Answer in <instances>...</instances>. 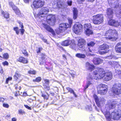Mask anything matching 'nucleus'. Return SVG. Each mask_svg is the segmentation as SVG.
<instances>
[{"mask_svg":"<svg viewBox=\"0 0 121 121\" xmlns=\"http://www.w3.org/2000/svg\"><path fill=\"white\" fill-rule=\"evenodd\" d=\"M112 78V75L111 73L109 71L105 72L104 76V80L108 81L111 80Z\"/></svg>","mask_w":121,"mask_h":121,"instance_id":"obj_15","label":"nucleus"},{"mask_svg":"<svg viewBox=\"0 0 121 121\" xmlns=\"http://www.w3.org/2000/svg\"><path fill=\"white\" fill-rule=\"evenodd\" d=\"M67 3L69 6H71L72 4V1L71 0H69L67 1Z\"/></svg>","mask_w":121,"mask_h":121,"instance_id":"obj_52","label":"nucleus"},{"mask_svg":"<svg viewBox=\"0 0 121 121\" xmlns=\"http://www.w3.org/2000/svg\"><path fill=\"white\" fill-rule=\"evenodd\" d=\"M49 32L52 33L53 35L55 36L56 35L54 31H49Z\"/></svg>","mask_w":121,"mask_h":121,"instance_id":"obj_62","label":"nucleus"},{"mask_svg":"<svg viewBox=\"0 0 121 121\" xmlns=\"http://www.w3.org/2000/svg\"><path fill=\"white\" fill-rule=\"evenodd\" d=\"M41 78L40 77H39L36 78L35 79H33V81L34 82H39L41 81Z\"/></svg>","mask_w":121,"mask_h":121,"instance_id":"obj_37","label":"nucleus"},{"mask_svg":"<svg viewBox=\"0 0 121 121\" xmlns=\"http://www.w3.org/2000/svg\"><path fill=\"white\" fill-rule=\"evenodd\" d=\"M42 39L43 41L45 43H46L47 44H48V43L47 41V40L44 39V38H42Z\"/></svg>","mask_w":121,"mask_h":121,"instance_id":"obj_64","label":"nucleus"},{"mask_svg":"<svg viewBox=\"0 0 121 121\" xmlns=\"http://www.w3.org/2000/svg\"><path fill=\"white\" fill-rule=\"evenodd\" d=\"M44 87L46 89L48 90H49L50 89V88L48 86L45 85L44 86Z\"/></svg>","mask_w":121,"mask_h":121,"instance_id":"obj_61","label":"nucleus"},{"mask_svg":"<svg viewBox=\"0 0 121 121\" xmlns=\"http://www.w3.org/2000/svg\"><path fill=\"white\" fill-rule=\"evenodd\" d=\"M109 46L106 44H104L100 46L99 47V49L100 50H105L108 48Z\"/></svg>","mask_w":121,"mask_h":121,"instance_id":"obj_23","label":"nucleus"},{"mask_svg":"<svg viewBox=\"0 0 121 121\" xmlns=\"http://www.w3.org/2000/svg\"><path fill=\"white\" fill-rule=\"evenodd\" d=\"M3 106L4 107L7 108H9V105L8 104L4 103L3 104Z\"/></svg>","mask_w":121,"mask_h":121,"instance_id":"obj_60","label":"nucleus"},{"mask_svg":"<svg viewBox=\"0 0 121 121\" xmlns=\"http://www.w3.org/2000/svg\"><path fill=\"white\" fill-rule=\"evenodd\" d=\"M74 33H75L76 35H78L81 34L80 31H73Z\"/></svg>","mask_w":121,"mask_h":121,"instance_id":"obj_50","label":"nucleus"},{"mask_svg":"<svg viewBox=\"0 0 121 121\" xmlns=\"http://www.w3.org/2000/svg\"><path fill=\"white\" fill-rule=\"evenodd\" d=\"M86 67L87 69L89 70L90 71H91L94 69L95 68L94 66L92 64H91L88 62L86 63Z\"/></svg>","mask_w":121,"mask_h":121,"instance_id":"obj_18","label":"nucleus"},{"mask_svg":"<svg viewBox=\"0 0 121 121\" xmlns=\"http://www.w3.org/2000/svg\"><path fill=\"white\" fill-rule=\"evenodd\" d=\"M93 73L95 76L94 78L97 80L104 77L105 72L103 69L99 68L95 69L93 71Z\"/></svg>","mask_w":121,"mask_h":121,"instance_id":"obj_2","label":"nucleus"},{"mask_svg":"<svg viewBox=\"0 0 121 121\" xmlns=\"http://www.w3.org/2000/svg\"><path fill=\"white\" fill-rule=\"evenodd\" d=\"M117 103L113 101H108L105 105V107L101 108V111L105 115L106 119H110L111 118V115L109 112L111 109L115 108Z\"/></svg>","mask_w":121,"mask_h":121,"instance_id":"obj_1","label":"nucleus"},{"mask_svg":"<svg viewBox=\"0 0 121 121\" xmlns=\"http://www.w3.org/2000/svg\"><path fill=\"white\" fill-rule=\"evenodd\" d=\"M18 22L19 24L20 27H21L22 28L23 27L22 23L20 21H18Z\"/></svg>","mask_w":121,"mask_h":121,"instance_id":"obj_49","label":"nucleus"},{"mask_svg":"<svg viewBox=\"0 0 121 121\" xmlns=\"http://www.w3.org/2000/svg\"><path fill=\"white\" fill-rule=\"evenodd\" d=\"M2 64L4 65H8L9 64L8 63L7 61H6L5 62H3L2 63Z\"/></svg>","mask_w":121,"mask_h":121,"instance_id":"obj_59","label":"nucleus"},{"mask_svg":"<svg viewBox=\"0 0 121 121\" xmlns=\"http://www.w3.org/2000/svg\"><path fill=\"white\" fill-rule=\"evenodd\" d=\"M108 32L111 33L110 35L112 36H110L108 38L109 39L112 41H114L117 39V36L118 34L117 31H109Z\"/></svg>","mask_w":121,"mask_h":121,"instance_id":"obj_13","label":"nucleus"},{"mask_svg":"<svg viewBox=\"0 0 121 121\" xmlns=\"http://www.w3.org/2000/svg\"><path fill=\"white\" fill-rule=\"evenodd\" d=\"M95 43L93 41H91L87 43V45L88 46L92 47L94 46Z\"/></svg>","mask_w":121,"mask_h":121,"instance_id":"obj_39","label":"nucleus"},{"mask_svg":"<svg viewBox=\"0 0 121 121\" xmlns=\"http://www.w3.org/2000/svg\"><path fill=\"white\" fill-rule=\"evenodd\" d=\"M2 14L6 18H8L9 17V14L7 13H5L3 11H1Z\"/></svg>","mask_w":121,"mask_h":121,"instance_id":"obj_30","label":"nucleus"},{"mask_svg":"<svg viewBox=\"0 0 121 121\" xmlns=\"http://www.w3.org/2000/svg\"><path fill=\"white\" fill-rule=\"evenodd\" d=\"M109 101H114V102H116L117 103V104H116V106L117 105H118V108H120V107L121 108V102L120 103H119L118 102H116V101H114L109 100Z\"/></svg>","mask_w":121,"mask_h":121,"instance_id":"obj_51","label":"nucleus"},{"mask_svg":"<svg viewBox=\"0 0 121 121\" xmlns=\"http://www.w3.org/2000/svg\"><path fill=\"white\" fill-rule=\"evenodd\" d=\"M76 56L79 58H84L86 57V55L84 54L78 53L76 55Z\"/></svg>","mask_w":121,"mask_h":121,"instance_id":"obj_27","label":"nucleus"},{"mask_svg":"<svg viewBox=\"0 0 121 121\" xmlns=\"http://www.w3.org/2000/svg\"><path fill=\"white\" fill-rule=\"evenodd\" d=\"M115 50L117 52L121 53V49L120 48H115Z\"/></svg>","mask_w":121,"mask_h":121,"instance_id":"obj_41","label":"nucleus"},{"mask_svg":"<svg viewBox=\"0 0 121 121\" xmlns=\"http://www.w3.org/2000/svg\"><path fill=\"white\" fill-rule=\"evenodd\" d=\"M36 73V71L34 70H30L28 71L29 73L33 75L35 74Z\"/></svg>","mask_w":121,"mask_h":121,"instance_id":"obj_40","label":"nucleus"},{"mask_svg":"<svg viewBox=\"0 0 121 121\" xmlns=\"http://www.w3.org/2000/svg\"><path fill=\"white\" fill-rule=\"evenodd\" d=\"M85 40L82 39H79L78 42V43H80L82 44H84L85 43Z\"/></svg>","mask_w":121,"mask_h":121,"instance_id":"obj_33","label":"nucleus"},{"mask_svg":"<svg viewBox=\"0 0 121 121\" xmlns=\"http://www.w3.org/2000/svg\"><path fill=\"white\" fill-rule=\"evenodd\" d=\"M46 20L47 22L52 25H54L55 22L56 21L55 16L51 14L47 16L46 18Z\"/></svg>","mask_w":121,"mask_h":121,"instance_id":"obj_10","label":"nucleus"},{"mask_svg":"<svg viewBox=\"0 0 121 121\" xmlns=\"http://www.w3.org/2000/svg\"><path fill=\"white\" fill-rule=\"evenodd\" d=\"M19 113L20 114H25V112L24 111L21 109H19L18 110Z\"/></svg>","mask_w":121,"mask_h":121,"instance_id":"obj_48","label":"nucleus"},{"mask_svg":"<svg viewBox=\"0 0 121 121\" xmlns=\"http://www.w3.org/2000/svg\"><path fill=\"white\" fill-rule=\"evenodd\" d=\"M93 97L97 106L100 108L105 104V100L103 97H98L97 95L94 94Z\"/></svg>","mask_w":121,"mask_h":121,"instance_id":"obj_4","label":"nucleus"},{"mask_svg":"<svg viewBox=\"0 0 121 121\" xmlns=\"http://www.w3.org/2000/svg\"><path fill=\"white\" fill-rule=\"evenodd\" d=\"M107 52V51H99V53L100 54L102 55V54H104Z\"/></svg>","mask_w":121,"mask_h":121,"instance_id":"obj_55","label":"nucleus"},{"mask_svg":"<svg viewBox=\"0 0 121 121\" xmlns=\"http://www.w3.org/2000/svg\"><path fill=\"white\" fill-rule=\"evenodd\" d=\"M22 52L23 54L26 56H27L28 55V53L26 49H23L22 51Z\"/></svg>","mask_w":121,"mask_h":121,"instance_id":"obj_42","label":"nucleus"},{"mask_svg":"<svg viewBox=\"0 0 121 121\" xmlns=\"http://www.w3.org/2000/svg\"><path fill=\"white\" fill-rule=\"evenodd\" d=\"M44 83L43 84V86L45 85L49 86V80L47 79H44Z\"/></svg>","mask_w":121,"mask_h":121,"instance_id":"obj_34","label":"nucleus"},{"mask_svg":"<svg viewBox=\"0 0 121 121\" xmlns=\"http://www.w3.org/2000/svg\"><path fill=\"white\" fill-rule=\"evenodd\" d=\"M93 22L95 24H99L101 23L103 21V15L99 14L93 16Z\"/></svg>","mask_w":121,"mask_h":121,"instance_id":"obj_6","label":"nucleus"},{"mask_svg":"<svg viewBox=\"0 0 121 121\" xmlns=\"http://www.w3.org/2000/svg\"><path fill=\"white\" fill-rule=\"evenodd\" d=\"M73 18L74 19H76L78 17V11L77 9L73 8Z\"/></svg>","mask_w":121,"mask_h":121,"instance_id":"obj_25","label":"nucleus"},{"mask_svg":"<svg viewBox=\"0 0 121 121\" xmlns=\"http://www.w3.org/2000/svg\"><path fill=\"white\" fill-rule=\"evenodd\" d=\"M49 11L48 8L46 7L42 8L38 14L39 17H44L45 16L47 13Z\"/></svg>","mask_w":121,"mask_h":121,"instance_id":"obj_11","label":"nucleus"},{"mask_svg":"<svg viewBox=\"0 0 121 121\" xmlns=\"http://www.w3.org/2000/svg\"><path fill=\"white\" fill-rule=\"evenodd\" d=\"M84 44H82L80 43H78V45L80 48V49L82 51L84 50L85 49V47L84 46Z\"/></svg>","mask_w":121,"mask_h":121,"instance_id":"obj_31","label":"nucleus"},{"mask_svg":"<svg viewBox=\"0 0 121 121\" xmlns=\"http://www.w3.org/2000/svg\"><path fill=\"white\" fill-rule=\"evenodd\" d=\"M44 3V2L43 0H35L32 5H31V7L33 8L37 9L43 6Z\"/></svg>","mask_w":121,"mask_h":121,"instance_id":"obj_7","label":"nucleus"},{"mask_svg":"<svg viewBox=\"0 0 121 121\" xmlns=\"http://www.w3.org/2000/svg\"><path fill=\"white\" fill-rule=\"evenodd\" d=\"M62 45L64 46H67L70 45L72 47L75 46L74 41L73 40H70L69 39L65 40L62 42L61 43Z\"/></svg>","mask_w":121,"mask_h":121,"instance_id":"obj_14","label":"nucleus"},{"mask_svg":"<svg viewBox=\"0 0 121 121\" xmlns=\"http://www.w3.org/2000/svg\"><path fill=\"white\" fill-rule=\"evenodd\" d=\"M56 33L58 35H63L65 34V31H56Z\"/></svg>","mask_w":121,"mask_h":121,"instance_id":"obj_32","label":"nucleus"},{"mask_svg":"<svg viewBox=\"0 0 121 121\" xmlns=\"http://www.w3.org/2000/svg\"><path fill=\"white\" fill-rule=\"evenodd\" d=\"M41 58L43 60L45 58L46 56L45 55V54L44 53H41Z\"/></svg>","mask_w":121,"mask_h":121,"instance_id":"obj_44","label":"nucleus"},{"mask_svg":"<svg viewBox=\"0 0 121 121\" xmlns=\"http://www.w3.org/2000/svg\"><path fill=\"white\" fill-rule=\"evenodd\" d=\"M108 17L109 18H112L113 15V10L112 8H108L107 10V12Z\"/></svg>","mask_w":121,"mask_h":121,"instance_id":"obj_19","label":"nucleus"},{"mask_svg":"<svg viewBox=\"0 0 121 121\" xmlns=\"http://www.w3.org/2000/svg\"><path fill=\"white\" fill-rule=\"evenodd\" d=\"M42 26L47 30H53V29L50 28L49 26L45 23H43Z\"/></svg>","mask_w":121,"mask_h":121,"instance_id":"obj_26","label":"nucleus"},{"mask_svg":"<svg viewBox=\"0 0 121 121\" xmlns=\"http://www.w3.org/2000/svg\"><path fill=\"white\" fill-rule=\"evenodd\" d=\"M15 88L16 89H18L19 90L21 89V87L20 86H19L18 87V85L16 84L15 85Z\"/></svg>","mask_w":121,"mask_h":121,"instance_id":"obj_53","label":"nucleus"},{"mask_svg":"<svg viewBox=\"0 0 121 121\" xmlns=\"http://www.w3.org/2000/svg\"><path fill=\"white\" fill-rule=\"evenodd\" d=\"M18 76V74L17 73H15V75L14 76V78L15 80H17L18 79V77L17 76Z\"/></svg>","mask_w":121,"mask_h":121,"instance_id":"obj_56","label":"nucleus"},{"mask_svg":"<svg viewBox=\"0 0 121 121\" xmlns=\"http://www.w3.org/2000/svg\"><path fill=\"white\" fill-rule=\"evenodd\" d=\"M43 48L41 47H40L36 50L37 52V53H39L42 50Z\"/></svg>","mask_w":121,"mask_h":121,"instance_id":"obj_45","label":"nucleus"},{"mask_svg":"<svg viewBox=\"0 0 121 121\" xmlns=\"http://www.w3.org/2000/svg\"><path fill=\"white\" fill-rule=\"evenodd\" d=\"M69 27V25L68 23H62L60 24L59 29L60 30H65Z\"/></svg>","mask_w":121,"mask_h":121,"instance_id":"obj_16","label":"nucleus"},{"mask_svg":"<svg viewBox=\"0 0 121 121\" xmlns=\"http://www.w3.org/2000/svg\"><path fill=\"white\" fill-rule=\"evenodd\" d=\"M52 3L53 5H56L59 8L63 9L65 8L64 2H61L60 0H52Z\"/></svg>","mask_w":121,"mask_h":121,"instance_id":"obj_12","label":"nucleus"},{"mask_svg":"<svg viewBox=\"0 0 121 121\" xmlns=\"http://www.w3.org/2000/svg\"><path fill=\"white\" fill-rule=\"evenodd\" d=\"M74 30H81L82 29V26L79 23H77L73 26Z\"/></svg>","mask_w":121,"mask_h":121,"instance_id":"obj_20","label":"nucleus"},{"mask_svg":"<svg viewBox=\"0 0 121 121\" xmlns=\"http://www.w3.org/2000/svg\"><path fill=\"white\" fill-rule=\"evenodd\" d=\"M102 61L103 60L99 58H95L93 60V63L95 65L99 64L101 63Z\"/></svg>","mask_w":121,"mask_h":121,"instance_id":"obj_21","label":"nucleus"},{"mask_svg":"<svg viewBox=\"0 0 121 121\" xmlns=\"http://www.w3.org/2000/svg\"><path fill=\"white\" fill-rule=\"evenodd\" d=\"M9 4L12 7L14 5L13 3L11 2H9Z\"/></svg>","mask_w":121,"mask_h":121,"instance_id":"obj_63","label":"nucleus"},{"mask_svg":"<svg viewBox=\"0 0 121 121\" xmlns=\"http://www.w3.org/2000/svg\"><path fill=\"white\" fill-rule=\"evenodd\" d=\"M68 21L69 22V26H70L72 24L73 20L72 19L70 18H68Z\"/></svg>","mask_w":121,"mask_h":121,"instance_id":"obj_47","label":"nucleus"},{"mask_svg":"<svg viewBox=\"0 0 121 121\" xmlns=\"http://www.w3.org/2000/svg\"><path fill=\"white\" fill-rule=\"evenodd\" d=\"M108 90L107 86L105 85L101 84L99 86L98 89V93L101 95H104Z\"/></svg>","mask_w":121,"mask_h":121,"instance_id":"obj_9","label":"nucleus"},{"mask_svg":"<svg viewBox=\"0 0 121 121\" xmlns=\"http://www.w3.org/2000/svg\"><path fill=\"white\" fill-rule=\"evenodd\" d=\"M108 24L109 25L116 27L119 26V25L117 21L113 20H109L108 22Z\"/></svg>","mask_w":121,"mask_h":121,"instance_id":"obj_17","label":"nucleus"},{"mask_svg":"<svg viewBox=\"0 0 121 121\" xmlns=\"http://www.w3.org/2000/svg\"><path fill=\"white\" fill-rule=\"evenodd\" d=\"M42 96L44 97V99H48V97H49L48 96H46V95L43 94H42Z\"/></svg>","mask_w":121,"mask_h":121,"instance_id":"obj_57","label":"nucleus"},{"mask_svg":"<svg viewBox=\"0 0 121 121\" xmlns=\"http://www.w3.org/2000/svg\"><path fill=\"white\" fill-rule=\"evenodd\" d=\"M111 118L115 120H119L121 117V110L118 108L115 109L111 113Z\"/></svg>","mask_w":121,"mask_h":121,"instance_id":"obj_5","label":"nucleus"},{"mask_svg":"<svg viewBox=\"0 0 121 121\" xmlns=\"http://www.w3.org/2000/svg\"><path fill=\"white\" fill-rule=\"evenodd\" d=\"M85 33L88 35L89 36L90 35H91L93 33L92 31H85Z\"/></svg>","mask_w":121,"mask_h":121,"instance_id":"obj_36","label":"nucleus"},{"mask_svg":"<svg viewBox=\"0 0 121 121\" xmlns=\"http://www.w3.org/2000/svg\"><path fill=\"white\" fill-rule=\"evenodd\" d=\"M12 8L13 9V10L14 11H16V10L18 9L17 7L15 6V5H14Z\"/></svg>","mask_w":121,"mask_h":121,"instance_id":"obj_58","label":"nucleus"},{"mask_svg":"<svg viewBox=\"0 0 121 121\" xmlns=\"http://www.w3.org/2000/svg\"><path fill=\"white\" fill-rule=\"evenodd\" d=\"M84 30H91L92 27L90 24H85L84 25Z\"/></svg>","mask_w":121,"mask_h":121,"instance_id":"obj_24","label":"nucleus"},{"mask_svg":"<svg viewBox=\"0 0 121 121\" xmlns=\"http://www.w3.org/2000/svg\"><path fill=\"white\" fill-rule=\"evenodd\" d=\"M12 79V77H9L8 78H7L6 79V83L7 84H8V83L9 81L11 80Z\"/></svg>","mask_w":121,"mask_h":121,"instance_id":"obj_54","label":"nucleus"},{"mask_svg":"<svg viewBox=\"0 0 121 121\" xmlns=\"http://www.w3.org/2000/svg\"><path fill=\"white\" fill-rule=\"evenodd\" d=\"M93 72V73H90L88 76L87 78L88 80H92L93 79H95L94 77H95V75L94 74Z\"/></svg>","mask_w":121,"mask_h":121,"instance_id":"obj_28","label":"nucleus"},{"mask_svg":"<svg viewBox=\"0 0 121 121\" xmlns=\"http://www.w3.org/2000/svg\"><path fill=\"white\" fill-rule=\"evenodd\" d=\"M66 89L69 92H70L71 93H73L75 97H77V95L72 89L69 87H67L66 88Z\"/></svg>","mask_w":121,"mask_h":121,"instance_id":"obj_29","label":"nucleus"},{"mask_svg":"<svg viewBox=\"0 0 121 121\" xmlns=\"http://www.w3.org/2000/svg\"><path fill=\"white\" fill-rule=\"evenodd\" d=\"M17 60L24 64H26L28 63V61L25 58L22 57H19V58L17 59Z\"/></svg>","mask_w":121,"mask_h":121,"instance_id":"obj_22","label":"nucleus"},{"mask_svg":"<svg viewBox=\"0 0 121 121\" xmlns=\"http://www.w3.org/2000/svg\"><path fill=\"white\" fill-rule=\"evenodd\" d=\"M119 0H108V2L109 4V5L112 7H115L117 8V9L120 11L118 13L119 15L121 16V5H119Z\"/></svg>","mask_w":121,"mask_h":121,"instance_id":"obj_3","label":"nucleus"},{"mask_svg":"<svg viewBox=\"0 0 121 121\" xmlns=\"http://www.w3.org/2000/svg\"><path fill=\"white\" fill-rule=\"evenodd\" d=\"M112 92L114 93L117 95L121 94V84L115 83L112 88Z\"/></svg>","mask_w":121,"mask_h":121,"instance_id":"obj_8","label":"nucleus"},{"mask_svg":"<svg viewBox=\"0 0 121 121\" xmlns=\"http://www.w3.org/2000/svg\"><path fill=\"white\" fill-rule=\"evenodd\" d=\"M107 59H114L115 58V57L112 55H111L107 57Z\"/></svg>","mask_w":121,"mask_h":121,"instance_id":"obj_46","label":"nucleus"},{"mask_svg":"<svg viewBox=\"0 0 121 121\" xmlns=\"http://www.w3.org/2000/svg\"><path fill=\"white\" fill-rule=\"evenodd\" d=\"M14 12L17 15H19L20 14V11L18 9L14 11Z\"/></svg>","mask_w":121,"mask_h":121,"instance_id":"obj_43","label":"nucleus"},{"mask_svg":"<svg viewBox=\"0 0 121 121\" xmlns=\"http://www.w3.org/2000/svg\"><path fill=\"white\" fill-rule=\"evenodd\" d=\"M92 83L91 82L88 81L87 82L86 85V86L84 88L85 91L86 89L88 88L90 85L92 84Z\"/></svg>","mask_w":121,"mask_h":121,"instance_id":"obj_38","label":"nucleus"},{"mask_svg":"<svg viewBox=\"0 0 121 121\" xmlns=\"http://www.w3.org/2000/svg\"><path fill=\"white\" fill-rule=\"evenodd\" d=\"M9 55L7 53H4L3 56V57H2V58L4 59H7L9 58Z\"/></svg>","mask_w":121,"mask_h":121,"instance_id":"obj_35","label":"nucleus"}]
</instances>
